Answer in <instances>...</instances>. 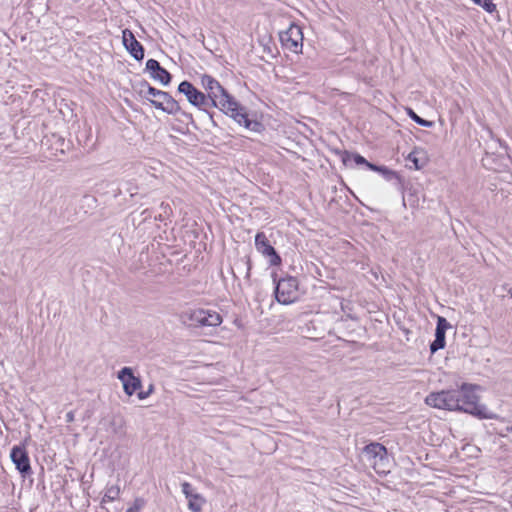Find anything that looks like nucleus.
<instances>
[{"mask_svg":"<svg viewBox=\"0 0 512 512\" xmlns=\"http://www.w3.org/2000/svg\"><path fill=\"white\" fill-rule=\"evenodd\" d=\"M172 81L171 73L162 67V85L167 86Z\"/></svg>","mask_w":512,"mask_h":512,"instance_id":"b1692460","label":"nucleus"},{"mask_svg":"<svg viewBox=\"0 0 512 512\" xmlns=\"http://www.w3.org/2000/svg\"><path fill=\"white\" fill-rule=\"evenodd\" d=\"M275 284L274 297L279 304L289 305L299 299V281L296 277L286 275L277 279V273H272Z\"/></svg>","mask_w":512,"mask_h":512,"instance_id":"20e7f679","label":"nucleus"},{"mask_svg":"<svg viewBox=\"0 0 512 512\" xmlns=\"http://www.w3.org/2000/svg\"><path fill=\"white\" fill-rule=\"evenodd\" d=\"M143 502L141 500H136L134 505L129 507L126 512H139Z\"/></svg>","mask_w":512,"mask_h":512,"instance_id":"bb28decb","label":"nucleus"},{"mask_svg":"<svg viewBox=\"0 0 512 512\" xmlns=\"http://www.w3.org/2000/svg\"><path fill=\"white\" fill-rule=\"evenodd\" d=\"M334 152L340 156L342 163L345 166H349L350 162L353 161L356 165H365L369 169V165L374 163L369 162L366 158L356 152H349L347 150L335 149Z\"/></svg>","mask_w":512,"mask_h":512,"instance_id":"ddd939ff","label":"nucleus"},{"mask_svg":"<svg viewBox=\"0 0 512 512\" xmlns=\"http://www.w3.org/2000/svg\"><path fill=\"white\" fill-rule=\"evenodd\" d=\"M180 321L189 328H203L217 327L223 319L216 311L198 308L182 312Z\"/></svg>","mask_w":512,"mask_h":512,"instance_id":"7ed1b4c3","label":"nucleus"},{"mask_svg":"<svg viewBox=\"0 0 512 512\" xmlns=\"http://www.w3.org/2000/svg\"><path fill=\"white\" fill-rule=\"evenodd\" d=\"M446 345V336L435 334V339L430 343L431 354L436 353L438 350L443 349Z\"/></svg>","mask_w":512,"mask_h":512,"instance_id":"aec40b11","label":"nucleus"},{"mask_svg":"<svg viewBox=\"0 0 512 512\" xmlns=\"http://www.w3.org/2000/svg\"><path fill=\"white\" fill-rule=\"evenodd\" d=\"M149 393H150V390L147 391V392L140 391V392H138L137 395H138V398L142 400V399L147 398Z\"/></svg>","mask_w":512,"mask_h":512,"instance_id":"2f4dec72","label":"nucleus"},{"mask_svg":"<svg viewBox=\"0 0 512 512\" xmlns=\"http://www.w3.org/2000/svg\"><path fill=\"white\" fill-rule=\"evenodd\" d=\"M451 327L450 323L446 318L439 316L436 323L435 334H441L446 336V331Z\"/></svg>","mask_w":512,"mask_h":512,"instance_id":"412c9836","label":"nucleus"},{"mask_svg":"<svg viewBox=\"0 0 512 512\" xmlns=\"http://www.w3.org/2000/svg\"><path fill=\"white\" fill-rule=\"evenodd\" d=\"M509 294L512 297V288L509 290Z\"/></svg>","mask_w":512,"mask_h":512,"instance_id":"f704fd0d","label":"nucleus"},{"mask_svg":"<svg viewBox=\"0 0 512 512\" xmlns=\"http://www.w3.org/2000/svg\"><path fill=\"white\" fill-rule=\"evenodd\" d=\"M118 378L123 384L124 391L127 395H133L140 387L141 381L135 377L130 367L122 368L118 373Z\"/></svg>","mask_w":512,"mask_h":512,"instance_id":"9d476101","label":"nucleus"},{"mask_svg":"<svg viewBox=\"0 0 512 512\" xmlns=\"http://www.w3.org/2000/svg\"><path fill=\"white\" fill-rule=\"evenodd\" d=\"M201 85L207 91L206 97L214 102V105H209V108H220L224 114L249 131L262 133L265 130L264 124L256 119V114L248 113L247 108L241 105L215 78L204 74L201 76Z\"/></svg>","mask_w":512,"mask_h":512,"instance_id":"f03ea898","label":"nucleus"},{"mask_svg":"<svg viewBox=\"0 0 512 512\" xmlns=\"http://www.w3.org/2000/svg\"><path fill=\"white\" fill-rule=\"evenodd\" d=\"M232 274L235 279H238L237 275L234 273V270L232 269Z\"/></svg>","mask_w":512,"mask_h":512,"instance_id":"473e14b6","label":"nucleus"},{"mask_svg":"<svg viewBox=\"0 0 512 512\" xmlns=\"http://www.w3.org/2000/svg\"><path fill=\"white\" fill-rule=\"evenodd\" d=\"M406 113L407 115L410 117V119H412L415 123H417L418 125L420 126H423V127H432L434 126V122L433 121H430V120H426L422 117H420L412 108L410 107H407L406 108Z\"/></svg>","mask_w":512,"mask_h":512,"instance_id":"a211bd4d","label":"nucleus"},{"mask_svg":"<svg viewBox=\"0 0 512 512\" xmlns=\"http://www.w3.org/2000/svg\"><path fill=\"white\" fill-rule=\"evenodd\" d=\"M183 114L185 115V117H187V118H191V115H188V114H186V113H183Z\"/></svg>","mask_w":512,"mask_h":512,"instance_id":"72a5a7b5","label":"nucleus"},{"mask_svg":"<svg viewBox=\"0 0 512 512\" xmlns=\"http://www.w3.org/2000/svg\"><path fill=\"white\" fill-rule=\"evenodd\" d=\"M170 255H171L172 257L176 258V259H175V260H176V262H179V261L181 260V257H180L181 253H180V252H178V251H172V252H170Z\"/></svg>","mask_w":512,"mask_h":512,"instance_id":"7c9ffc66","label":"nucleus"},{"mask_svg":"<svg viewBox=\"0 0 512 512\" xmlns=\"http://www.w3.org/2000/svg\"><path fill=\"white\" fill-rule=\"evenodd\" d=\"M241 262H242V264L246 267V275H245V277H246L247 279H249V278H250V275H251V268H252V267H251V266H252V265H251V260H250V258H249V257H245V259H242V260H241Z\"/></svg>","mask_w":512,"mask_h":512,"instance_id":"393cba45","label":"nucleus"},{"mask_svg":"<svg viewBox=\"0 0 512 512\" xmlns=\"http://www.w3.org/2000/svg\"><path fill=\"white\" fill-rule=\"evenodd\" d=\"M363 453L369 458L379 459L380 461L388 459L387 448L378 442H371L363 448Z\"/></svg>","mask_w":512,"mask_h":512,"instance_id":"4468645a","label":"nucleus"},{"mask_svg":"<svg viewBox=\"0 0 512 512\" xmlns=\"http://www.w3.org/2000/svg\"><path fill=\"white\" fill-rule=\"evenodd\" d=\"M180 105L168 92L162 91V112L177 113Z\"/></svg>","mask_w":512,"mask_h":512,"instance_id":"dca6fc26","label":"nucleus"},{"mask_svg":"<svg viewBox=\"0 0 512 512\" xmlns=\"http://www.w3.org/2000/svg\"><path fill=\"white\" fill-rule=\"evenodd\" d=\"M173 213L172 208L169 204H164L162 202V221L164 220V217L169 218V216Z\"/></svg>","mask_w":512,"mask_h":512,"instance_id":"a878e982","label":"nucleus"},{"mask_svg":"<svg viewBox=\"0 0 512 512\" xmlns=\"http://www.w3.org/2000/svg\"><path fill=\"white\" fill-rule=\"evenodd\" d=\"M66 421L68 423L70 422H73L74 421V412L73 411H70L66 414Z\"/></svg>","mask_w":512,"mask_h":512,"instance_id":"c756f323","label":"nucleus"},{"mask_svg":"<svg viewBox=\"0 0 512 512\" xmlns=\"http://www.w3.org/2000/svg\"><path fill=\"white\" fill-rule=\"evenodd\" d=\"M508 433H512V425L511 426H507L505 427L504 431L502 432H499V435L504 437L506 436Z\"/></svg>","mask_w":512,"mask_h":512,"instance_id":"c85d7f7f","label":"nucleus"},{"mask_svg":"<svg viewBox=\"0 0 512 512\" xmlns=\"http://www.w3.org/2000/svg\"><path fill=\"white\" fill-rule=\"evenodd\" d=\"M420 152L421 151L418 149H414L406 158L409 162L413 163L416 170L423 168L427 163V160L424 157H418Z\"/></svg>","mask_w":512,"mask_h":512,"instance_id":"f3484780","label":"nucleus"},{"mask_svg":"<svg viewBox=\"0 0 512 512\" xmlns=\"http://www.w3.org/2000/svg\"><path fill=\"white\" fill-rule=\"evenodd\" d=\"M255 247L259 253L268 259L271 266H279L282 263L281 256L270 244L264 232H257L255 235Z\"/></svg>","mask_w":512,"mask_h":512,"instance_id":"0eeeda50","label":"nucleus"},{"mask_svg":"<svg viewBox=\"0 0 512 512\" xmlns=\"http://www.w3.org/2000/svg\"><path fill=\"white\" fill-rule=\"evenodd\" d=\"M122 42L126 50L135 60L140 61L144 58L143 46L137 41L134 34L129 29L122 31Z\"/></svg>","mask_w":512,"mask_h":512,"instance_id":"6e6552de","label":"nucleus"},{"mask_svg":"<svg viewBox=\"0 0 512 512\" xmlns=\"http://www.w3.org/2000/svg\"><path fill=\"white\" fill-rule=\"evenodd\" d=\"M303 38L302 28L295 23H292L287 30L279 33L282 47L296 54L302 52Z\"/></svg>","mask_w":512,"mask_h":512,"instance_id":"423d86ee","label":"nucleus"},{"mask_svg":"<svg viewBox=\"0 0 512 512\" xmlns=\"http://www.w3.org/2000/svg\"><path fill=\"white\" fill-rule=\"evenodd\" d=\"M140 94L149 100L156 108H160V101L156 99L160 95V90L151 87L148 83L140 85Z\"/></svg>","mask_w":512,"mask_h":512,"instance_id":"2eb2a0df","label":"nucleus"},{"mask_svg":"<svg viewBox=\"0 0 512 512\" xmlns=\"http://www.w3.org/2000/svg\"><path fill=\"white\" fill-rule=\"evenodd\" d=\"M178 92L185 95L191 105L205 111L214 126L218 125L214 120V114L208 112L209 105H214V102L206 97L202 91L197 89L191 82L184 80L178 85Z\"/></svg>","mask_w":512,"mask_h":512,"instance_id":"39448f33","label":"nucleus"},{"mask_svg":"<svg viewBox=\"0 0 512 512\" xmlns=\"http://www.w3.org/2000/svg\"><path fill=\"white\" fill-rule=\"evenodd\" d=\"M146 68L156 73L154 77H160V74L157 73L160 70V63L157 60L149 59L146 63Z\"/></svg>","mask_w":512,"mask_h":512,"instance_id":"5701e85b","label":"nucleus"},{"mask_svg":"<svg viewBox=\"0 0 512 512\" xmlns=\"http://www.w3.org/2000/svg\"><path fill=\"white\" fill-rule=\"evenodd\" d=\"M182 492L188 500L189 509L192 512H201L205 499L194 491L193 486L188 482L182 483Z\"/></svg>","mask_w":512,"mask_h":512,"instance_id":"9b49d317","label":"nucleus"},{"mask_svg":"<svg viewBox=\"0 0 512 512\" xmlns=\"http://www.w3.org/2000/svg\"><path fill=\"white\" fill-rule=\"evenodd\" d=\"M162 259H165V261H162V267H166L167 264L170 266L173 264L172 258H167L166 253L162 250Z\"/></svg>","mask_w":512,"mask_h":512,"instance_id":"cd10ccee","label":"nucleus"},{"mask_svg":"<svg viewBox=\"0 0 512 512\" xmlns=\"http://www.w3.org/2000/svg\"><path fill=\"white\" fill-rule=\"evenodd\" d=\"M10 458L21 474L27 475L31 472L30 460L24 447L14 446Z\"/></svg>","mask_w":512,"mask_h":512,"instance_id":"1a4fd4ad","label":"nucleus"},{"mask_svg":"<svg viewBox=\"0 0 512 512\" xmlns=\"http://www.w3.org/2000/svg\"><path fill=\"white\" fill-rule=\"evenodd\" d=\"M476 5L481 6L486 12L493 13L496 11V5L492 0H472Z\"/></svg>","mask_w":512,"mask_h":512,"instance_id":"4be33fe9","label":"nucleus"},{"mask_svg":"<svg viewBox=\"0 0 512 512\" xmlns=\"http://www.w3.org/2000/svg\"><path fill=\"white\" fill-rule=\"evenodd\" d=\"M120 487L118 485H112L106 488L105 494L102 498V503L111 502L119 498Z\"/></svg>","mask_w":512,"mask_h":512,"instance_id":"6ab92c4d","label":"nucleus"},{"mask_svg":"<svg viewBox=\"0 0 512 512\" xmlns=\"http://www.w3.org/2000/svg\"><path fill=\"white\" fill-rule=\"evenodd\" d=\"M369 170L380 173L387 181L395 180L398 189L402 190L404 188L403 177L398 172L388 168L387 166L374 163V165H369Z\"/></svg>","mask_w":512,"mask_h":512,"instance_id":"f8f14e48","label":"nucleus"},{"mask_svg":"<svg viewBox=\"0 0 512 512\" xmlns=\"http://www.w3.org/2000/svg\"><path fill=\"white\" fill-rule=\"evenodd\" d=\"M479 388L476 384L462 383L457 389L431 392L425 402L434 408L463 412L478 419H498V415L479 403V396L475 393Z\"/></svg>","mask_w":512,"mask_h":512,"instance_id":"f257e3e1","label":"nucleus"}]
</instances>
